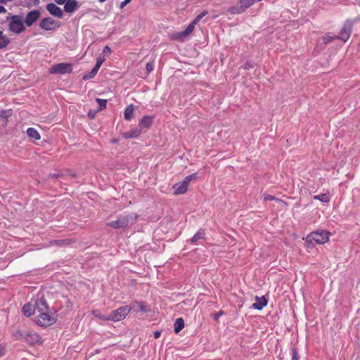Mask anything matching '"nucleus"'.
<instances>
[{
    "instance_id": "nucleus-1",
    "label": "nucleus",
    "mask_w": 360,
    "mask_h": 360,
    "mask_svg": "<svg viewBox=\"0 0 360 360\" xmlns=\"http://www.w3.org/2000/svg\"><path fill=\"white\" fill-rule=\"evenodd\" d=\"M329 232L324 230L313 231L307 236L305 241L311 245L314 242L316 244H324L329 240Z\"/></svg>"
},
{
    "instance_id": "nucleus-2",
    "label": "nucleus",
    "mask_w": 360,
    "mask_h": 360,
    "mask_svg": "<svg viewBox=\"0 0 360 360\" xmlns=\"http://www.w3.org/2000/svg\"><path fill=\"white\" fill-rule=\"evenodd\" d=\"M22 18L19 15H14L10 17L8 22V30L15 34H19L25 30Z\"/></svg>"
},
{
    "instance_id": "nucleus-3",
    "label": "nucleus",
    "mask_w": 360,
    "mask_h": 360,
    "mask_svg": "<svg viewBox=\"0 0 360 360\" xmlns=\"http://www.w3.org/2000/svg\"><path fill=\"white\" fill-rule=\"evenodd\" d=\"M131 311V307L129 306H122L114 311H112L110 314H108L105 319L108 321H120L124 319Z\"/></svg>"
},
{
    "instance_id": "nucleus-4",
    "label": "nucleus",
    "mask_w": 360,
    "mask_h": 360,
    "mask_svg": "<svg viewBox=\"0 0 360 360\" xmlns=\"http://www.w3.org/2000/svg\"><path fill=\"white\" fill-rule=\"evenodd\" d=\"M72 70V65L70 63H60L55 64L50 68L49 72L51 74H60L64 75L70 73Z\"/></svg>"
},
{
    "instance_id": "nucleus-5",
    "label": "nucleus",
    "mask_w": 360,
    "mask_h": 360,
    "mask_svg": "<svg viewBox=\"0 0 360 360\" xmlns=\"http://www.w3.org/2000/svg\"><path fill=\"white\" fill-rule=\"evenodd\" d=\"M60 26V22L50 17L43 18L39 23V27L46 31H54Z\"/></svg>"
},
{
    "instance_id": "nucleus-6",
    "label": "nucleus",
    "mask_w": 360,
    "mask_h": 360,
    "mask_svg": "<svg viewBox=\"0 0 360 360\" xmlns=\"http://www.w3.org/2000/svg\"><path fill=\"white\" fill-rule=\"evenodd\" d=\"M130 219L131 215L129 214L122 215L117 220L108 222L107 226L115 229L125 228L128 226Z\"/></svg>"
},
{
    "instance_id": "nucleus-7",
    "label": "nucleus",
    "mask_w": 360,
    "mask_h": 360,
    "mask_svg": "<svg viewBox=\"0 0 360 360\" xmlns=\"http://www.w3.org/2000/svg\"><path fill=\"white\" fill-rule=\"evenodd\" d=\"M36 317V323L41 326H48L55 323V319L47 311H40Z\"/></svg>"
},
{
    "instance_id": "nucleus-8",
    "label": "nucleus",
    "mask_w": 360,
    "mask_h": 360,
    "mask_svg": "<svg viewBox=\"0 0 360 360\" xmlns=\"http://www.w3.org/2000/svg\"><path fill=\"white\" fill-rule=\"evenodd\" d=\"M353 22L352 20H347L340 32V35L337 36L338 39L343 41H347L350 37Z\"/></svg>"
},
{
    "instance_id": "nucleus-9",
    "label": "nucleus",
    "mask_w": 360,
    "mask_h": 360,
    "mask_svg": "<svg viewBox=\"0 0 360 360\" xmlns=\"http://www.w3.org/2000/svg\"><path fill=\"white\" fill-rule=\"evenodd\" d=\"M192 26L193 25H188L185 30L171 34L170 39L172 40L184 41V39L193 32Z\"/></svg>"
},
{
    "instance_id": "nucleus-10",
    "label": "nucleus",
    "mask_w": 360,
    "mask_h": 360,
    "mask_svg": "<svg viewBox=\"0 0 360 360\" xmlns=\"http://www.w3.org/2000/svg\"><path fill=\"white\" fill-rule=\"evenodd\" d=\"M41 13L38 10H33L30 11L25 19V24L27 27L32 26L40 17Z\"/></svg>"
},
{
    "instance_id": "nucleus-11",
    "label": "nucleus",
    "mask_w": 360,
    "mask_h": 360,
    "mask_svg": "<svg viewBox=\"0 0 360 360\" xmlns=\"http://www.w3.org/2000/svg\"><path fill=\"white\" fill-rule=\"evenodd\" d=\"M269 298L266 295H262L261 297H255V302L252 304V308L262 310L268 303Z\"/></svg>"
},
{
    "instance_id": "nucleus-12",
    "label": "nucleus",
    "mask_w": 360,
    "mask_h": 360,
    "mask_svg": "<svg viewBox=\"0 0 360 360\" xmlns=\"http://www.w3.org/2000/svg\"><path fill=\"white\" fill-rule=\"evenodd\" d=\"M47 11L53 16L62 18L63 16V11L58 6L53 3L46 5Z\"/></svg>"
},
{
    "instance_id": "nucleus-13",
    "label": "nucleus",
    "mask_w": 360,
    "mask_h": 360,
    "mask_svg": "<svg viewBox=\"0 0 360 360\" xmlns=\"http://www.w3.org/2000/svg\"><path fill=\"white\" fill-rule=\"evenodd\" d=\"M173 188L175 195L184 194L188 190V186L183 181L175 184Z\"/></svg>"
},
{
    "instance_id": "nucleus-14",
    "label": "nucleus",
    "mask_w": 360,
    "mask_h": 360,
    "mask_svg": "<svg viewBox=\"0 0 360 360\" xmlns=\"http://www.w3.org/2000/svg\"><path fill=\"white\" fill-rule=\"evenodd\" d=\"M34 306L39 312L48 310V304L43 297L34 301Z\"/></svg>"
},
{
    "instance_id": "nucleus-15",
    "label": "nucleus",
    "mask_w": 360,
    "mask_h": 360,
    "mask_svg": "<svg viewBox=\"0 0 360 360\" xmlns=\"http://www.w3.org/2000/svg\"><path fill=\"white\" fill-rule=\"evenodd\" d=\"M153 122V117L151 116H144L139 122V126L141 129H148L150 127Z\"/></svg>"
},
{
    "instance_id": "nucleus-16",
    "label": "nucleus",
    "mask_w": 360,
    "mask_h": 360,
    "mask_svg": "<svg viewBox=\"0 0 360 360\" xmlns=\"http://www.w3.org/2000/svg\"><path fill=\"white\" fill-rule=\"evenodd\" d=\"M78 7L76 0H67L64 6L65 11L67 13H72Z\"/></svg>"
},
{
    "instance_id": "nucleus-17",
    "label": "nucleus",
    "mask_w": 360,
    "mask_h": 360,
    "mask_svg": "<svg viewBox=\"0 0 360 360\" xmlns=\"http://www.w3.org/2000/svg\"><path fill=\"white\" fill-rule=\"evenodd\" d=\"M24 339L30 344H34L39 342L40 337L37 333H27L25 334Z\"/></svg>"
},
{
    "instance_id": "nucleus-18",
    "label": "nucleus",
    "mask_w": 360,
    "mask_h": 360,
    "mask_svg": "<svg viewBox=\"0 0 360 360\" xmlns=\"http://www.w3.org/2000/svg\"><path fill=\"white\" fill-rule=\"evenodd\" d=\"M22 311L25 316H30L34 313L35 306L30 302L22 307Z\"/></svg>"
},
{
    "instance_id": "nucleus-19",
    "label": "nucleus",
    "mask_w": 360,
    "mask_h": 360,
    "mask_svg": "<svg viewBox=\"0 0 360 360\" xmlns=\"http://www.w3.org/2000/svg\"><path fill=\"white\" fill-rule=\"evenodd\" d=\"M141 134V130L139 129H131L128 131L123 134V137L125 139L137 138Z\"/></svg>"
},
{
    "instance_id": "nucleus-20",
    "label": "nucleus",
    "mask_w": 360,
    "mask_h": 360,
    "mask_svg": "<svg viewBox=\"0 0 360 360\" xmlns=\"http://www.w3.org/2000/svg\"><path fill=\"white\" fill-rule=\"evenodd\" d=\"M135 106L133 104L127 105L124 110V117L126 120L129 121L134 117Z\"/></svg>"
},
{
    "instance_id": "nucleus-21",
    "label": "nucleus",
    "mask_w": 360,
    "mask_h": 360,
    "mask_svg": "<svg viewBox=\"0 0 360 360\" xmlns=\"http://www.w3.org/2000/svg\"><path fill=\"white\" fill-rule=\"evenodd\" d=\"M10 43L9 38L0 30V49L6 48Z\"/></svg>"
},
{
    "instance_id": "nucleus-22",
    "label": "nucleus",
    "mask_w": 360,
    "mask_h": 360,
    "mask_svg": "<svg viewBox=\"0 0 360 360\" xmlns=\"http://www.w3.org/2000/svg\"><path fill=\"white\" fill-rule=\"evenodd\" d=\"M184 328V321L182 318H178L176 319L174 330L176 333H179Z\"/></svg>"
},
{
    "instance_id": "nucleus-23",
    "label": "nucleus",
    "mask_w": 360,
    "mask_h": 360,
    "mask_svg": "<svg viewBox=\"0 0 360 360\" xmlns=\"http://www.w3.org/2000/svg\"><path fill=\"white\" fill-rule=\"evenodd\" d=\"M27 134L29 136V137L33 139L35 141L39 140L41 138L39 133L34 128H28L27 129Z\"/></svg>"
},
{
    "instance_id": "nucleus-24",
    "label": "nucleus",
    "mask_w": 360,
    "mask_h": 360,
    "mask_svg": "<svg viewBox=\"0 0 360 360\" xmlns=\"http://www.w3.org/2000/svg\"><path fill=\"white\" fill-rule=\"evenodd\" d=\"M208 13L207 11H203L201 13L198 15L188 25L192 26V30L193 31L195 26L199 22V21L207 14Z\"/></svg>"
},
{
    "instance_id": "nucleus-25",
    "label": "nucleus",
    "mask_w": 360,
    "mask_h": 360,
    "mask_svg": "<svg viewBox=\"0 0 360 360\" xmlns=\"http://www.w3.org/2000/svg\"><path fill=\"white\" fill-rule=\"evenodd\" d=\"M208 13L207 11H203L201 13L198 15L188 25L192 26V30L193 31L195 26L199 22V21L207 14Z\"/></svg>"
},
{
    "instance_id": "nucleus-26",
    "label": "nucleus",
    "mask_w": 360,
    "mask_h": 360,
    "mask_svg": "<svg viewBox=\"0 0 360 360\" xmlns=\"http://www.w3.org/2000/svg\"><path fill=\"white\" fill-rule=\"evenodd\" d=\"M313 199L320 200L322 202H328L330 200V198L328 193H321L313 196Z\"/></svg>"
},
{
    "instance_id": "nucleus-27",
    "label": "nucleus",
    "mask_w": 360,
    "mask_h": 360,
    "mask_svg": "<svg viewBox=\"0 0 360 360\" xmlns=\"http://www.w3.org/2000/svg\"><path fill=\"white\" fill-rule=\"evenodd\" d=\"M205 233L203 229H200L191 239V242L192 243H196L198 240L200 239H203L205 237Z\"/></svg>"
},
{
    "instance_id": "nucleus-28",
    "label": "nucleus",
    "mask_w": 360,
    "mask_h": 360,
    "mask_svg": "<svg viewBox=\"0 0 360 360\" xmlns=\"http://www.w3.org/2000/svg\"><path fill=\"white\" fill-rule=\"evenodd\" d=\"M11 115V112L9 110H1L0 111V118L3 120L4 124L6 125L7 124V117Z\"/></svg>"
},
{
    "instance_id": "nucleus-29",
    "label": "nucleus",
    "mask_w": 360,
    "mask_h": 360,
    "mask_svg": "<svg viewBox=\"0 0 360 360\" xmlns=\"http://www.w3.org/2000/svg\"><path fill=\"white\" fill-rule=\"evenodd\" d=\"M197 179V174L196 173H193V174H191L187 176H186L183 181L188 186V184H190V182L192 181V180H195Z\"/></svg>"
},
{
    "instance_id": "nucleus-30",
    "label": "nucleus",
    "mask_w": 360,
    "mask_h": 360,
    "mask_svg": "<svg viewBox=\"0 0 360 360\" xmlns=\"http://www.w3.org/2000/svg\"><path fill=\"white\" fill-rule=\"evenodd\" d=\"M99 70V68L94 66V68L91 70V72L89 73V75H85L84 76V79H89L91 78H93L98 72Z\"/></svg>"
},
{
    "instance_id": "nucleus-31",
    "label": "nucleus",
    "mask_w": 360,
    "mask_h": 360,
    "mask_svg": "<svg viewBox=\"0 0 360 360\" xmlns=\"http://www.w3.org/2000/svg\"><path fill=\"white\" fill-rule=\"evenodd\" d=\"M96 102L98 103V104L99 105L98 110H102L106 108L107 100L101 99V98H96Z\"/></svg>"
},
{
    "instance_id": "nucleus-32",
    "label": "nucleus",
    "mask_w": 360,
    "mask_h": 360,
    "mask_svg": "<svg viewBox=\"0 0 360 360\" xmlns=\"http://www.w3.org/2000/svg\"><path fill=\"white\" fill-rule=\"evenodd\" d=\"M338 39V37L337 36H330V35H326L325 37H323V42L325 44H327L331 41H333L334 39Z\"/></svg>"
},
{
    "instance_id": "nucleus-33",
    "label": "nucleus",
    "mask_w": 360,
    "mask_h": 360,
    "mask_svg": "<svg viewBox=\"0 0 360 360\" xmlns=\"http://www.w3.org/2000/svg\"><path fill=\"white\" fill-rule=\"evenodd\" d=\"M263 198H264V200H265V201H271V200L281 201V200H279L278 198H277L270 194H268V193H264L263 195Z\"/></svg>"
},
{
    "instance_id": "nucleus-34",
    "label": "nucleus",
    "mask_w": 360,
    "mask_h": 360,
    "mask_svg": "<svg viewBox=\"0 0 360 360\" xmlns=\"http://www.w3.org/2000/svg\"><path fill=\"white\" fill-rule=\"evenodd\" d=\"M292 360H299L298 352L295 347L292 349Z\"/></svg>"
},
{
    "instance_id": "nucleus-35",
    "label": "nucleus",
    "mask_w": 360,
    "mask_h": 360,
    "mask_svg": "<svg viewBox=\"0 0 360 360\" xmlns=\"http://www.w3.org/2000/svg\"><path fill=\"white\" fill-rule=\"evenodd\" d=\"M139 310L141 312H146L148 311V309L146 308V306L145 305L144 303L141 302V303H139Z\"/></svg>"
},
{
    "instance_id": "nucleus-36",
    "label": "nucleus",
    "mask_w": 360,
    "mask_h": 360,
    "mask_svg": "<svg viewBox=\"0 0 360 360\" xmlns=\"http://www.w3.org/2000/svg\"><path fill=\"white\" fill-rule=\"evenodd\" d=\"M153 62H150V63H148L146 65V69L147 70V72H150L153 70Z\"/></svg>"
},
{
    "instance_id": "nucleus-37",
    "label": "nucleus",
    "mask_w": 360,
    "mask_h": 360,
    "mask_svg": "<svg viewBox=\"0 0 360 360\" xmlns=\"http://www.w3.org/2000/svg\"><path fill=\"white\" fill-rule=\"evenodd\" d=\"M105 60V58H102V57H98L96 60V67L99 68L101 66L102 63H103V61Z\"/></svg>"
},
{
    "instance_id": "nucleus-38",
    "label": "nucleus",
    "mask_w": 360,
    "mask_h": 360,
    "mask_svg": "<svg viewBox=\"0 0 360 360\" xmlns=\"http://www.w3.org/2000/svg\"><path fill=\"white\" fill-rule=\"evenodd\" d=\"M224 314V311L222 310L219 311V312H217L215 313L214 315H213V319L215 320V321H218L219 317Z\"/></svg>"
},
{
    "instance_id": "nucleus-39",
    "label": "nucleus",
    "mask_w": 360,
    "mask_h": 360,
    "mask_svg": "<svg viewBox=\"0 0 360 360\" xmlns=\"http://www.w3.org/2000/svg\"><path fill=\"white\" fill-rule=\"evenodd\" d=\"M6 353V347L3 345H0V357L4 356Z\"/></svg>"
},
{
    "instance_id": "nucleus-40",
    "label": "nucleus",
    "mask_w": 360,
    "mask_h": 360,
    "mask_svg": "<svg viewBox=\"0 0 360 360\" xmlns=\"http://www.w3.org/2000/svg\"><path fill=\"white\" fill-rule=\"evenodd\" d=\"M111 49L108 46H105L103 49V53L105 54L110 53Z\"/></svg>"
},
{
    "instance_id": "nucleus-41",
    "label": "nucleus",
    "mask_w": 360,
    "mask_h": 360,
    "mask_svg": "<svg viewBox=\"0 0 360 360\" xmlns=\"http://www.w3.org/2000/svg\"><path fill=\"white\" fill-rule=\"evenodd\" d=\"M153 335H154V338H158L160 337L161 335V331L160 330H155L153 333Z\"/></svg>"
},
{
    "instance_id": "nucleus-42",
    "label": "nucleus",
    "mask_w": 360,
    "mask_h": 360,
    "mask_svg": "<svg viewBox=\"0 0 360 360\" xmlns=\"http://www.w3.org/2000/svg\"><path fill=\"white\" fill-rule=\"evenodd\" d=\"M128 4H129L128 1H127L126 0H124V1L121 2L120 5V9H122L125 6H127Z\"/></svg>"
},
{
    "instance_id": "nucleus-43",
    "label": "nucleus",
    "mask_w": 360,
    "mask_h": 360,
    "mask_svg": "<svg viewBox=\"0 0 360 360\" xmlns=\"http://www.w3.org/2000/svg\"><path fill=\"white\" fill-rule=\"evenodd\" d=\"M54 1H55V2H56V4H60V5H62V4H63L64 3H65V1H66L67 0H54Z\"/></svg>"
},
{
    "instance_id": "nucleus-44",
    "label": "nucleus",
    "mask_w": 360,
    "mask_h": 360,
    "mask_svg": "<svg viewBox=\"0 0 360 360\" xmlns=\"http://www.w3.org/2000/svg\"><path fill=\"white\" fill-rule=\"evenodd\" d=\"M6 11V9L3 6H0V13H5Z\"/></svg>"
},
{
    "instance_id": "nucleus-45",
    "label": "nucleus",
    "mask_w": 360,
    "mask_h": 360,
    "mask_svg": "<svg viewBox=\"0 0 360 360\" xmlns=\"http://www.w3.org/2000/svg\"><path fill=\"white\" fill-rule=\"evenodd\" d=\"M12 0H0V3L1 4H6L9 1H11Z\"/></svg>"
},
{
    "instance_id": "nucleus-46",
    "label": "nucleus",
    "mask_w": 360,
    "mask_h": 360,
    "mask_svg": "<svg viewBox=\"0 0 360 360\" xmlns=\"http://www.w3.org/2000/svg\"><path fill=\"white\" fill-rule=\"evenodd\" d=\"M250 66L248 63H245V64L244 65V68H245V69H249V68H250Z\"/></svg>"
},
{
    "instance_id": "nucleus-47",
    "label": "nucleus",
    "mask_w": 360,
    "mask_h": 360,
    "mask_svg": "<svg viewBox=\"0 0 360 360\" xmlns=\"http://www.w3.org/2000/svg\"><path fill=\"white\" fill-rule=\"evenodd\" d=\"M117 139H112V140L111 141V142H112V143H117Z\"/></svg>"
},
{
    "instance_id": "nucleus-48",
    "label": "nucleus",
    "mask_w": 360,
    "mask_h": 360,
    "mask_svg": "<svg viewBox=\"0 0 360 360\" xmlns=\"http://www.w3.org/2000/svg\"><path fill=\"white\" fill-rule=\"evenodd\" d=\"M105 1L106 0H99V2L103 3V2Z\"/></svg>"
},
{
    "instance_id": "nucleus-49",
    "label": "nucleus",
    "mask_w": 360,
    "mask_h": 360,
    "mask_svg": "<svg viewBox=\"0 0 360 360\" xmlns=\"http://www.w3.org/2000/svg\"><path fill=\"white\" fill-rule=\"evenodd\" d=\"M126 1H128L129 3H130L131 0H126Z\"/></svg>"
}]
</instances>
